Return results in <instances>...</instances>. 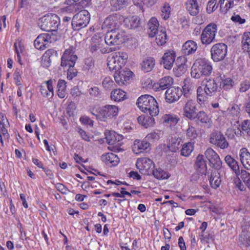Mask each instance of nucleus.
I'll return each instance as SVG.
<instances>
[{
  "instance_id": "obj_18",
  "label": "nucleus",
  "mask_w": 250,
  "mask_h": 250,
  "mask_svg": "<svg viewBox=\"0 0 250 250\" xmlns=\"http://www.w3.org/2000/svg\"><path fill=\"white\" fill-rule=\"evenodd\" d=\"M183 94L179 87H171L165 93V99L167 103H173L177 101Z\"/></svg>"
},
{
  "instance_id": "obj_13",
  "label": "nucleus",
  "mask_w": 250,
  "mask_h": 250,
  "mask_svg": "<svg viewBox=\"0 0 250 250\" xmlns=\"http://www.w3.org/2000/svg\"><path fill=\"white\" fill-rule=\"evenodd\" d=\"M210 143L221 149H225L229 146V143L220 131H215L211 134Z\"/></svg>"
},
{
  "instance_id": "obj_61",
  "label": "nucleus",
  "mask_w": 250,
  "mask_h": 250,
  "mask_svg": "<svg viewBox=\"0 0 250 250\" xmlns=\"http://www.w3.org/2000/svg\"><path fill=\"white\" fill-rule=\"evenodd\" d=\"M250 87V82L249 80H245L242 82L240 85L239 91L241 92H245Z\"/></svg>"
},
{
  "instance_id": "obj_7",
  "label": "nucleus",
  "mask_w": 250,
  "mask_h": 250,
  "mask_svg": "<svg viewBox=\"0 0 250 250\" xmlns=\"http://www.w3.org/2000/svg\"><path fill=\"white\" fill-rule=\"evenodd\" d=\"M97 118L101 121L107 122L116 117L118 114V106L114 105L106 104L98 108Z\"/></svg>"
},
{
  "instance_id": "obj_15",
  "label": "nucleus",
  "mask_w": 250,
  "mask_h": 250,
  "mask_svg": "<svg viewBox=\"0 0 250 250\" xmlns=\"http://www.w3.org/2000/svg\"><path fill=\"white\" fill-rule=\"evenodd\" d=\"M205 155L211 167L216 169L221 167L222 162L218 154L212 148H208L205 151Z\"/></svg>"
},
{
  "instance_id": "obj_22",
  "label": "nucleus",
  "mask_w": 250,
  "mask_h": 250,
  "mask_svg": "<svg viewBox=\"0 0 250 250\" xmlns=\"http://www.w3.org/2000/svg\"><path fill=\"white\" fill-rule=\"evenodd\" d=\"M197 49V43L193 41L189 40L183 45L181 51L185 55H189L194 53Z\"/></svg>"
},
{
  "instance_id": "obj_14",
  "label": "nucleus",
  "mask_w": 250,
  "mask_h": 250,
  "mask_svg": "<svg viewBox=\"0 0 250 250\" xmlns=\"http://www.w3.org/2000/svg\"><path fill=\"white\" fill-rule=\"evenodd\" d=\"M132 72L126 68L118 69L115 72L114 75L115 82L119 85L125 84V83L129 80L132 75Z\"/></svg>"
},
{
  "instance_id": "obj_55",
  "label": "nucleus",
  "mask_w": 250,
  "mask_h": 250,
  "mask_svg": "<svg viewBox=\"0 0 250 250\" xmlns=\"http://www.w3.org/2000/svg\"><path fill=\"white\" fill-rule=\"evenodd\" d=\"M217 5L214 2L213 0H209L207 5V12L208 14H210L217 8Z\"/></svg>"
},
{
  "instance_id": "obj_21",
  "label": "nucleus",
  "mask_w": 250,
  "mask_h": 250,
  "mask_svg": "<svg viewBox=\"0 0 250 250\" xmlns=\"http://www.w3.org/2000/svg\"><path fill=\"white\" fill-rule=\"evenodd\" d=\"M202 86L208 92V94L213 95L218 88V84L215 80L211 78H205L202 81Z\"/></svg>"
},
{
  "instance_id": "obj_11",
  "label": "nucleus",
  "mask_w": 250,
  "mask_h": 250,
  "mask_svg": "<svg viewBox=\"0 0 250 250\" xmlns=\"http://www.w3.org/2000/svg\"><path fill=\"white\" fill-rule=\"evenodd\" d=\"M77 56L75 54L74 48L70 47L66 49L62 57L61 66L62 67L74 66Z\"/></svg>"
},
{
  "instance_id": "obj_50",
  "label": "nucleus",
  "mask_w": 250,
  "mask_h": 250,
  "mask_svg": "<svg viewBox=\"0 0 250 250\" xmlns=\"http://www.w3.org/2000/svg\"><path fill=\"white\" fill-rule=\"evenodd\" d=\"M170 7L168 3H165L162 9L161 16L164 20H167L169 17Z\"/></svg>"
},
{
  "instance_id": "obj_25",
  "label": "nucleus",
  "mask_w": 250,
  "mask_h": 250,
  "mask_svg": "<svg viewBox=\"0 0 250 250\" xmlns=\"http://www.w3.org/2000/svg\"><path fill=\"white\" fill-rule=\"evenodd\" d=\"M150 144L146 140H135L133 146V150L136 154H139L149 149Z\"/></svg>"
},
{
  "instance_id": "obj_31",
  "label": "nucleus",
  "mask_w": 250,
  "mask_h": 250,
  "mask_svg": "<svg viewBox=\"0 0 250 250\" xmlns=\"http://www.w3.org/2000/svg\"><path fill=\"white\" fill-rule=\"evenodd\" d=\"M210 186L214 189H216L220 185L221 180L220 174L218 171L215 170L212 171L209 178Z\"/></svg>"
},
{
  "instance_id": "obj_20",
  "label": "nucleus",
  "mask_w": 250,
  "mask_h": 250,
  "mask_svg": "<svg viewBox=\"0 0 250 250\" xmlns=\"http://www.w3.org/2000/svg\"><path fill=\"white\" fill-rule=\"evenodd\" d=\"M187 59L184 56H180L177 58L175 64L176 67L173 68V71L177 76H181L186 72L187 66L186 64Z\"/></svg>"
},
{
  "instance_id": "obj_51",
  "label": "nucleus",
  "mask_w": 250,
  "mask_h": 250,
  "mask_svg": "<svg viewBox=\"0 0 250 250\" xmlns=\"http://www.w3.org/2000/svg\"><path fill=\"white\" fill-rule=\"evenodd\" d=\"M43 85H46V88L47 90L52 93V95H54V90L53 86L56 84V81L55 80H49L45 81L43 83Z\"/></svg>"
},
{
  "instance_id": "obj_64",
  "label": "nucleus",
  "mask_w": 250,
  "mask_h": 250,
  "mask_svg": "<svg viewBox=\"0 0 250 250\" xmlns=\"http://www.w3.org/2000/svg\"><path fill=\"white\" fill-rule=\"evenodd\" d=\"M89 93L92 97H98L100 95V91L98 87L94 86L89 89Z\"/></svg>"
},
{
  "instance_id": "obj_16",
  "label": "nucleus",
  "mask_w": 250,
  "mask_h": 250,
  "mask_svg": "<svg viewBox=\"0 0 250 250\" xmlns=\"http://www.w3.org/2000/svg\"><path fill=\"white\" fill-rule=\"evenodd\" d=\"M175 58L176 53L174 50H167L161 58L160 63L165 69L170 70L173 67Z\"/></svg>"
},
{
  "instance_id": "obj_9",
  "label": "nucleus",
  "mask_w": 250,
  "mask_h": 250,
  "mask_svg": "<svg viewBox=\"0 0 250 250\" xmlns=\"http://www.w3.org/2000/svg\"><path fill=\"white\" fill-rule=\"evenodd\" d=\"M58 39V36L52 33H44L38 36L34 41L35 47L39 50H44L49 46V44L56 41Z\"/></svg>"
},
{
  "instance_id": "obj_53",
  "label": "nucleus",
  "mask_w": 250,
  "mask_h": 250,
  "mask_svg": "<svg viewBox=\"0 0 250 250\" xmlns=\"http://www.w3.org/2000/svg\"><path fill=\"white\" fill-rule=\"evenodd\" d=\"M234 0H224V4H223L222 7L224 8H220L222 12L226 13L229 9L233 5Z\"/></svg>"
},
{
  "instance_id": "obj_8",
  "label": "nucleus",
  "mask_w": 250,
  "mask_h": 250,
  "mask_svg": "<svg viewBox=\"0 0 250 250\" xmlns=\"http://www.w3.org/2000/svg\"><path fill=\"white\" fill-rule=\"evenodd\" d=\"M217 32V26L214 23L207 25L203 30L200 36L202 43L209 45L215 41V36Z\"/></svg>"
},
{
  "instance_id": "obj_36",
  "label": "nucleus",
  "mask_w": 250,
  "mask_h": 250,
  "mask_svg": "<svg viewBox=\"0 0 250 250\" xmlns=\"http://www.w3.org/2000/svg\"><path fill=\"white\" fill-rule=\"evenodd\" d=\"M111 99L116 102H120L125 98V91L120 89H116L111 92Z\"/></svg>"
},
{
  "instance_id": "obj_32",
  "label": "nucleus",
  "mask_w": 250,
  "mask_h": 250,
  "mask_svg": "<svg viewBox=\"0 0 250 250\" xmlns=\"http://www.w3.org/2000/svg\"><path fill=\"white\" fill-rule=\"evenodd\" d=\"M225 161L229 167L235 173V175H239L240 169L238 162L230 155H227L225 158Z\"/></svg>"
},
{
  "instance_id": "obj_63",
  "label": "nucleus",
  "mask_w": 250,
  "mask_h": 250,
  "mask_svg": "<svg viewBox=\"0 0 250 250\" xmlns=\"http://www.w3.org/2000/svg\"><path fill=\"white\" fill-rule=\"evenodd\" d=\"M14 79L15 81V83L17 85H20L21 87H22V84L21 83V73H20V70L18 69H16L15 70L14 75Z\"/></svg>"
},
{
  "instance_id": "obj_56",
  "label": "nucleus",
  "mask_w": 250,
  "mask_h": 250,
  "mask_svg": "<svg viewBox=\"0 0 250 250\" xmlns=\"http://www.w3.org/2000/svg\"><path fill=\"white\" fill-rule=\"evenodd\" d=\"M154 116H146L144 126L146 128L153 126L155 124V120L153 118Z\"/></svg>"
},
{
  "instance_id": "obj_23",
  "label": "nucleus",
  "mask_w": 250,
  "mask_h": 250,
  "mask_svg": "<svg viewBox=\"0 0 250 250\" xmlns=\"http://www.w3.org/2000/svg\"><path fill=\"white\" fill-rule=\"evenodd\" d=\"M102 160L106 165L110 167L117 165L120 161L117 155L113 153H107L102 155Z\"/></svg>"
},
{
  "instance_id": "obj_1",
  "label": "nucleus",
  "mask_w": 250,
  "mask_h": 250,
  "mask_svg": "<svg viewBox=\"0 0 250 250\" xmlns=\"http://www.w3.org/2000/svg\"><path fill=\"white\" fill-rule=\"evenodd\" d=\"M137 105L142 112L152 116H157L159 112L158 103L155 99L149 95H143L137 100Z\"/></svg>"
},
{
  "instance_id": "obj_17",
  "label": "nucleus",
  "mask_w": 250,
  "mask_h": 250,
  "mask_svg": "<svg viewBox=\"0 0 250 250\" xmlns=\"http://www.w3.org/2000/svg\"><path fill=\"white\" fill-rule=\"evenodd\" d=\"M196 106L197 104L194 101L188 100L183 107V115L190 120H194L197 111Z\"/></svg>"
},
{
  "instance_id": "obj_48",
  "label": "nucleus",
  "mask_w": 250,
  "mask_h": 250,
  "mask_svg": "<svg viewBox=\"0 0 250 250\" xmlns=\"http://www.w3.org/2000/svg\"><path fill=\"white\" fill-rule=\"evenodd\" d=\"M81 8V5L79 3H75L69 4L65 7L66 11L69 13H75Z\"/></svg>"
},
{
  "instance_id": "obj_45",
  "label": "nucleus",
  "mask_w": 250,
  "mask_h": 250,
  "mask_svg": "<svg viewBox=\"0 0 250 250\" xmlns=\"http://www.w3.org/2000/svg\"><path fill=\"white\" fill-rule=\"evenodd\" d=\"M153 174L155 177L159 179H167L169 177L168 174L160 168L153 170Z\"/></svg>"
},
{
  "instance_id": "obj_2",
  "label": "nucleus",
  "mask_w": 250,
  "mask_h": 250,
  "mask_svg": "<svg viewBox=\"0 0 250 250\" xmlns=\"http://www.w3.org/2000/svg\"><path fill=\"white\" fill-rule=\"evenodd\" d=\"M60 22V18L56 14H49L40 18L38 24L41 29L52 35V33L56 35Z\"/></svg>"
},
{
  "instance_id": "obj_34",
  "label": "nucleus",
  "mask_w": 250,
  "mask_h": 250,
  "mask_svg": "<svg viewBox=\"0 0 250 250\" xmlns=\"http://www.w3.org/2000/svg\"><path fill=\"white\" fill-rule=\"evenodd\" d=\"M187 9L192 16L197 15L199 12V7L196 0H188L186 3Z\"/></svg>"
},
{
  "instance_id": "obj_3",
  "label": "nucleus",
  "mask_w": 250,
  "mask_h": 250,
  "mask_svg": "<svg viewBox=\"0 0 250 250\" xmlns=\"http://www.w3.org/2000/svg\"><path fill=\"white\" fill-rule=\"evenodd\" d=\"M212 67L210 63L206 59H197L191 69V76L195 79L202 76H208L212 72Z\"/></svg>"
},
{
  "instance_id": "obj_26",
  "label": "nucleus",
  "mask_w": 250,
  "mask_h": 250,
  "mask_svg": "<svg viewBox=\"0 0 250 250\" xmlns=\"http://www.w3.org/2000/svg\"><path fill=\"white\" fill-rule=\"evenodd\" d=\"M239 157L244 167L250 170V153L247 148H242L240 149Z\"/></svg>"
},
{
  "instance_id": "obj_6",
  "label": "nucleus",
  "mask_w": 250,
  "mask_h": 250,
  "mask_svg": "<svg viewBox=\"0 0 250 250\" xmlns=\"http://www.w3.org/2000/svg\"><path fill=\"white\" fill-rule=\"evenodd\" d=\"M90 19V14L87 10H81L76 14L72 19V28L75 30H79L86 27L89 23Z\"/></svg>"
},
{
  "instance_id": "obj_47",
  "label": "nucleus",
  "mask_w": 250,
  "mask_h": 250,
  "mask_svg": "<svg viewBox=\"0 0 250 250\" xmlns=\"http://www.w3.org/2000/svg\"><path fill=\"white\" fill-rule=\"evenodd\" d=\"M83 68L85 70H90L91 72L94 68V62L91 57L86 58L84 60Z\"/></svg>"
},
{
  "instance_id": "obj_42",
  "label": "nucleus",
  "mask_w": 250,
  "mask_h": 250,
  "mask_svg": "<svg viewBox=\"0 0 250 250\" xmlns=\"http://www.w3.org/2000/svg\"><path fill=\"white\" fill-rule=\"evenodd\" d=\"M183 145V141L181 139L178 138L172 140L169 144L168 147L172 151L176 152L180 149Z\"/></svg>"
},
{
  "instance_id": "obj_33",
  "label": "nucleus",
  "mask_w": 250,
  "mask_h": 250,
  "mask_svg": "<svg viewBox=\"0 0 250 250\" xmlns=\"http://www.w3.org/2000/svg\"><path fill=\"white\" fill-rule=\"evenodd\" d=\"M162 120L166 125H175L180 121V118L177 115L170 113L165 114L162 117Z\"/></svg>"
},
{
  "instance_id": "obj_62",
  "label": "nucleus",
  "mask_w": 250,
  "mask_h": 250,
  "mask_svg": "<svg viewBox=\"0 0 250 250\" xmlns=\"http://www.w3.org/2000/svg\"><path fill=\"white\" fill-rule=\"evenodd\" d=\"M221 86L224 89H229L232 86V80L230 78L225 79L221 82Z\"/></svg>"
},
{
  "instance_id": "obj_37",
  "label": "nucleus",
  "mask_w": 250,
  "mask_h": 250,
  "mask_svg": "<svg viewBox=\"0 0 250 250\" xmlns=\"http://www.w3.org/2000/svg\"><path fill=\"white\" fill-rule=\"evenodd\" d=\"M243 49L249 52L250 58V32H246L243 35L242 41Z\"/></svg>"
},
{
  "instance_id": "obj_24",
  "label": "nucleus",
  "mask_w": 250,
  "mask_h": 250,
  "mask_svg": "<svg viewBox=\"0 0 250 250\" xmlns=\"http://www.w3.org/2000/svg\"><path fill=\"white\" fill-rule=\"evenodd\" d=\"M159 23L157 19L155 17L151 18L147 23V33L149 37H154L159 31L158 27Z\"/></svg>"
},
{
  "instance_id": "obj_46",
  "label": "nucleus",
  "mask_w": 250,
  "mask_h": 250,
  "mask_svg": "<svg viewBox=\"0 0 250 250\" xmlns=\"http://www.w3.org/2000/svg\"><path fill=\"white\" fill-rule=\"evenodd\" d=\"M241 132L244 135L250 136V120L243 121L241 125Z\"/></svg>"
},
{
  "instance_id": "obj_5",
  "label": "nucleus",
  "mask_w": 250,
  "mask_h": 250,
  "mask_svg": "<svg viewBox=\"0 0 250 250\" xmlns=\"http://www.w3.org/2000/svg\"><path fill=\"white\" fill-rule=\"evenodd\" d=\"M127 58V55L125 52H116L108 57L107 66L110 70L121 69L125 64Z\"/></svg>"
},
{
  "instance_id": "obj_4",
  "label": "nucleus",
  "mask_w": 250,
  "mask_h": 250,
  "mask_svg": "<svg viewBox=\"0 0 250 250\" xmlns=\"http://www.w3.org/2000/svg\"><path fill=\"white\" fill-rule=\"evenodd\" d=\"M126 38L125 33L122 29H112L106 32L104 37V42L108 45H117L125 42Z\"/></svg>"
},
{
  "instance_id": "obj_54",
  "label": "nucleus",
  "mask_w": 250,
  "mask_h": 250,
  "mask_svg": "<svg viewBox=\"0 0 250 250\" xmlns=\"http://www.w3.org/2000/svg\"><path fill=\"white\" fill-rule=\"evenodd\" d=\"M239 175H236L234 178L233 181L236 188H237L241 191H244L246 190V188L242 184L240 178L239 177Z\"/></svg>"
},
{
  "instance_id": "obj_35",
  "label": "nucleus",
  "mask_w": 250,
  "mask_h": 250,
  "mask_svg": "<svg viewBox=\"0 0 250 250\" xmlns=\"http://www.w3.org/2000/svg\"><path fill=\"white\" fill-rule=\"evenodd\" d=\"M155 65V60L153 58L145 59L141 63L142 69L146 72L150 71Z\"/></svg>"
},
{
  "instance_id": "obj_44",
  "label": "nucleus",
  "mask_w": 250,
  "mask_h": 250,
  "mask_svg": "<svg viewBox=\"0 0 250 250\" xmlns=\"http://www.w3.org/2000/svg\"><path fill=\"white\" fill-rule=\"evenodd\" d=\"M130 28L140 31L143 29V27L141 24L140 19L138 17H132L130 21Z\"/></svg>"
},
{
  "instance_id": "obj_57",
  "label": "nucleus",
  "mask_w": 250,
  "mask_h": 250,
  "mask_svg": "<svg viewBox=\"0 0 250 250\" xmlns=\"http://www.w3.org/2000/svg\"><path fill=\"white\" fill-rule=\"evenodd\" d=\"M113 81L112 79L108 77H105L103 81V85L104 88L106 89H108L111 88L113 84Z\"/></svg>"
},
{
  "instance_id": "obj_38",
  "label": "nucleus",
  "mask_w": 250,
  "mask_h": 250,
  "mask_svg": "<svg viewBox=\"0 0 250 250\" xmlns=\"http://www.w3.org/2000/svg\"><path fill=\"white\" fill-rule=\"evenodd\" d=\"M193 144L191 142L185 143L182 145L181 149V155L185 157L188 156L193 150Z\"/></svg>"
},
{
  "instance_id": "obj_59",
  "label": "nucleus",
  "mask_w": 250,
  "mask_h": 250,
  "mask_svg": "<svg viewBox=\"0 0 250 250\" xmlns=\"http://www.w3.org/2000/svg\"><path fill=\"white\" fill-rule=\"evenodd\" d=\"M67 78L69 80H72L77 76L78 71L74 68V66H68Z\"/></svg>"
},
{
  "instance_id": "obj_43",
  "label": "nucleus",
  "mask_w": 250,
  "mask_h": 250,
  "mask_svg": "<svg viewBox=\"0 0 250 250\" xmlns=\"http://www.w3.org/2000/svg\"><path fill=\"white\" fill-rule=\"evenodd\" d=\"M239 175L243 182L250 189V173L245 170L241 169Z\"/></svg>"
},
{
  "instance_id": "obj_40",
  "label": "nucleus",
  "mask_w": 250,
  "mask_h": 250,
  "mask_svg": "<svg viewBox=\"0 0 250 250\" xmlns=\"http://www.w3.org/2000/svg\"><path fill=\"white\" fill-rule=\"evenodd\" d=\"M194 119H196L197 121L202 124H207L209 122L210 120L208 116L203 111H200L198 113L196 112L194 116Z\"/></svg>"
},
{
  "instance_id": "obj_60",
  "label": "nucleus",
  "mask_w": 250,
  "mask_h": 250,
  "mask_svg": "<svg viewBox=\"0 0 250 250\" xmlns=\"http://www.w3.org/2000/svg\"><path fill=\"white\" fill-rule=\"evenodd\" d=\"M106 138L107 142L110 145H114L119 141V139L117 140L114 133H111L109 135L107 136Z\"/></svg>"
},
{
  "instance_id": "obj_39",
  "label": "nucleus",
  "mask_w": 250,
  "mask_h": 250,
  "mask_svg": "<svg viewBox=\"0 0 250 250\" xmlns=\"http://www.w3.org/2000/svg\"><path fill=\"white\" fill-rule=\"evenodd\" d=\"M58 95L61 98H63L66 94V82L64 80H59L57 84Z\"/></svg>"
},
{
  "instance_id": "obj_19",
  "label": "nucleus",
  "mask_w": 250,
  "mask_h": 250,
  "mask_svg": "<svg viewBox=\"0 0 250 250\" xmlns=\"http://www.w3.org/2000/svg\"><path fill=\"white\" fill-rule=\"evenodd\" d=\"M120 15L115 14L109 15L104 20L103 26L107 27L111 29L115 28H120L121 25L120 21Z\"/></svg>"
},
{
  "instance_id": "obj_29",
  "label": "nucleus",
  "mask_w": 250,
  "mask_h": 250,
  "mask_svg": "<svg viewBox=\"0 0 250 250\" xmlns=\"http://www.w3.org/2000/svg\"><path fill=\"white\" fill-rule=\"evenodd\" d=\"M197 101L199 104H204L208 99V96L211 95L208 94V92L202 86H199L197 89Z\"/></svg>"
},
{
  "instance_id": "obj_27",
  "label": "nucleus",
  "mask_w": 250,
  "mask_h": 250,
  "mask_svg": "<svg viewBox=\"0 0 250 250\" xmlns=\"http://www.w3.org/2000/svg\"><path fill=\"white\" fill-rule=\"evenodd\" d=\"M153 163L151 160L147 158L138 159L136 162V167L142 172V171L146 172L152 167Z\"/></svg>"
},
{
  "instance_id": "obj_10",
  "label": "nucleus",
  "mask_w": 250,
  "mask_h": 250,
  "mask_svg": "<svg viewBox=\"0 0 250 250\" xmlns=\"http://www.w3.org/2000/svg\"><path fill=\"white\" fill-rule=\"evenodd\" d=\"M211 56L214 62H217L224 59L227 53V46L223 43L214 44L210 49Z\"/></svg>"
},
{
  "instance_id": "obj_41",
  "label": "nucleus",
  "mask_w": 250,
  "mask_h": 250,
  "mask_svg": "<svg viewBox=\"0 0 250 250\" xmlns=\"http://www.w3.org/2000/svg\"><path fill=\"white\" fill-rule=\"evenodd\" d=\"M156 40L157 44L160 45H163L166 43L167 40V35L165 30H161L158 31Z\"/></svg>"
},
{
  "instance_id": "obj_30",
  "label": "nucleus",
  "mask_w": 250,
  "mask_h": 250,
  "mask_svg": "<svg viewBox=\"0 0 250 250\" xmlns=\"http://www.w3.org/2000/svg\"><path fill=\"white\" fill-rule=\"evenodd\" d=\"M194 167L198 172L206 174L205 172L207 167L206 163L204 160L203 155H199L197 157Z\"/></svg>"
},
{
  "instance_id": "obj_49",
  "label": "nucleus",
  "mask_w": 250,
  "mask_h": 250,
  "mask_svg": "<svg viewBox=\"0 0 250 250\" xmlns=\"http://www.w3.org/2000/svg\"><path fill=\"white\" fill-rule=\"evenodd\" d=\"M187 136L190 140L196 138L197 136V133L194 127L188 125V127L187 130Z\"/></svg>"
},
{
  "instance_id": "obj_12",
  "label": "nucleus",
  "mask_w": 250,
  "mask_h": 250,
  "mask_svg": "<svg viewBox=\"0 0 250 250\" xmlns=\"http://www.w3.org/2000/svg\"><path fill=\"white\" fill-rule=\"evenodd\" d=\"M104 42L102 37L99 34H95L91 39L90 50L92 52L100 50L102 53H106L108 52L107 49L104 47Z\"/></svg>"
},
{
  "instance_id": "obj_28",
  "label": "nucleus",
  "mask_w": 250,
  "mask_h": 250,
  "mask_svg": "<svg viewBox=\"0 0 250 250\" xmlns=\"http://www.w3.org/2000/svg\"><path fill=\"white\" fill-rule=\"evenodd\" d=\"M173 83V79L170 76H166L159 80L157 84L159 87H157L158 90H163L166 89H168L172 87Z\"/></svg>"
},
{
  "instance_id": "obj_52",
  "label": "nucleus",
  "mask_w": 250,
  "mask_h": 250,
  "mask_svg": "<svg viewBox=\"0 0 250 250\" xmlns=\"http://www.w3.org/2000/svg\"><path fill=\"white\" fill-rule=\"evenodd\" d=\"M125 2L124 0H110V4L115 10H120Z\"/></svg>"
},
{
  "instance_id": "obj_58",
  "label": "nucleus",
  "mask_w": 250,
  "mask_h": 250,
  "mask_svg": "<svg viewBox=\"0 0 250 250\" xmlns=\"http://www.w3.org/2000/svg\"><path fill=\"white\" fill-rule=\"evenodd\" d=\"M161 134V131L158 130L157 132H152L148 134L146 138L153 140H158Z\"/></svg>"
}]
</instances>
